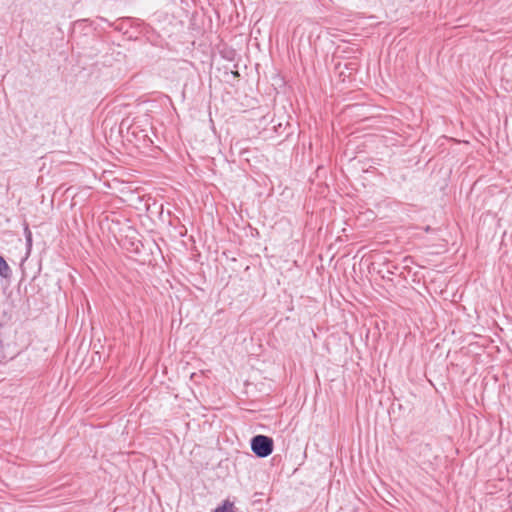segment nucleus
Wrapping results in <instances>:
<instances>
[{
	"instance_id": "1",
	"label": "nucleus",
	"mask_w": 512,
	"mask_h": 512,
	"mask_svg": "<svg viewBox=\"0 0 512 512\" xmlns=\"http://www.w3.org/2000/svg\"><path fill=\"white\" fill-rule=\"evenodd\" d=\"M250 446L257 457L265 458L272 454L274 442L271 437L259 434L251 438Z\"/></svg>"
},
{
	"instance_id": "2",
	"label": "nucleus",
	"mask_w": 512,
	"mask_h": 512,
	"mask_svg": "<svg viewBox=\"0 0 512 512\" xmlns=\"http://www.w3.org/2000/svg\"><path fill=\"white\" fill-rule=\"evenodd\" d=\"M0 276L9 279L12 276V269L7 264L6 260L0 255Z\"/></svg>"
},
{
	"instance_id": "3",
	"label": "nucleus",
	"mask_w": 512,
	"mask_h": 512,
	"mask_svg": "<svg viewBox=\"0 0 512 512\" xmlns=\"http://www.w3.org/2000/svg\"><path fill=\"white\" fill-rule=\"evenodd\" d=\"M233 503L229 500H225L221 506H218L213 512H234Z\"/></svg>"
},
{
	"instance_id": "4",
	"label": "nucleus",
	"mask_w": 512,
	"mask_h": 512,
	"mask_svg": "<svg viewBox=\"0 0 512 512\" xmlns=\"http://www.w3.org/2000/svg\"><path fill=\"white\" fill-rule=\"evenodd\" d=\"M26 242L28 246L32 245V234L28 227L25 228Z\"/></svg>"
}]
</instances>
